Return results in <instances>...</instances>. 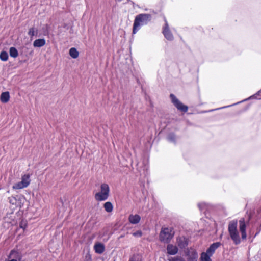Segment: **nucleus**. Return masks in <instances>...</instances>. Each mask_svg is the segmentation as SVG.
<instances>
[{
	"label": "nucleus",
	"instance_id": "nucleus-10",
	"mask_svg": "<svg viewBox=\"0 0 261 261\" xmlns=\"http://www.w3.org/2000/svg\"><path fill=\"white\" fill-rule=\"evenodd\" d=\"M221 243L220 242H216L212 244L210 247L207 249L206 252L211 255H213L215 250L220 246Z\"/></svg>",
	"mask_w": 261,
	"mask_h": 261
},
{
	"label": "nucleus",
	"instance_id": "nucleus-31",
	"mask_svg": "<svg viewBox=\"0 0 261 261\" xmlns=\"http://www.w3.org/2000/svg\"><path fill=\"white\" fill-rule=\"evenodd\" d=\"M25 223H23V222H21L20 224V227L23 229H24L25 227Z\"/></svg>",
	"mask_w": 261,
	"mask_h": 261
},
{
	"label": "nucleus",
	"instance_id": "nucleus-20",
	"mask_svg": "<svg viewBox=\"0 0 261 261\" xmlns=\"http://www.w3.org/2000/svg\"><path fill=\"white\" fill-rule=\"evenodd\" d=\"M69 55L72 58L76 59L78 57L79 54L75 48L72 47L69 50Z\"/></svg>",
	"mask_w": 261,
	"mask_h": 261
},
{
	"label": "nucleus",
	"instance_id": "nucleus-33",
	"mask_svg": "<svg viewBox=\"0 0 261 261\" xmlns=\"http://www.w3.org/2000/svg\"><path fill=\"white\" fill-rule=\"evenodd\" d=\"M8 261H16V260H11V259H8Z\"/></svg>",
	"mask_w": 261,
	"mask_h": 261
},
{
	"label": "nucleus",
	"instance_id": "nucleus-24",
	"mask_svg": "<svg viewBox=\"0 0 261 261\" xmlns=\"http://www.w3.org/2000/svg\"><path fill=\"white\" fill-rule=\"evenodd\" d=\"M104 208L107 212H111L113 210V205L110 202H107L104 204Z\"/></svg>",
	"mask_w": 261,
	"mask_h": 261
},
{
	"label": "nucleus",
	"instance_id": "nucleus-32",
	"mask_svg": "<svg viewBox=\"0 0 261 261\" xmlns=\"http://www.w3.org/2000/svg\"><path fill=\"white\" fill-rule=\"evenodd\" d=\"M260 92H261V90H260V91H259L258 92V93H257V94H255L253 96H254L255 98H257V95H258V94H259Z\"/></svg>",
	"mask_w": 261,
	"mask_h": 261
},
{
	"label": "nucleus",
	"instance_id": "nucleus-27",
	"mask_svg": "<svg viewBox=\"0 0 261 261\" xmlns=\"http://www.w3.org/2000/svg\"><path fill=\"white\" fill-rule=\"evenodd\" d=\"M168 140L171 142H175L176 141V136L174 134H169L168 136Z\"/></svg>",
	"mask_w": 261,
	"mask_h": 261
},
{
	"label": "nucleus",
	"instance_id": "nucleus-26",
	"mask_svg": "<svg viewBox=\"0 0 261 261\" xmlns=\"http://www.w3.org/2000/svg\"><path fill=\"white\" fill-rule=\"evenodd\" d=\"M141 257L139 254H134L129 258V261H141Z\"/></svg>",
	"mask_w": 261,
	"mask_h": 261
},
{
	"label": "nucleus",
	"instance_id": "nucleus-14",
	"mask_svg": "<svg viewBox=\"0 0 261 261\" xmlns=\"http://www.w3.org/2000/svg\"><path fill=\"white\" fill-rule=\"evenodd\" d=\"M141 220V217L138 215H130L128 218L129 222L133 224L138 223Z\"/></svg>",
	"mask_w": 261,
	"mask_h": 261
},
{
	"label": "nucleus",
	"instance_id": "nucleus-13",
	"mask_svg": "<svg viewBox=\"0 0 261 261\" xmlns=\"http://www.w3.org/2000/svg\"><path fill=\"white\" fill-rule=\"evenodd\" d=\"M167 252L170 255H175L178 252V248L176 246L172 244H169L167 247Z\"/></svg>",
	"mask_w": 261,
	"mask_h": 261
},
{
	"label": "nucleus",
	"instance_id": "nucleus-4",
	"mask_svg": "<svg viewBox=\"0 0 261 261\" xmlns=\"http://www.w3.org/2000/svg\"><path fill=\"white\" fill-rule=\"evenodd\" d=\"M110 188L108 184H102L100 186V191L95 195V199L98 201H105L109 197Z\"/></svg>",
	"mask_w": 261,
	"mask_h": 261
},
{
	"label": "nucleus",
	"instance_id": "nucleus-12",
	"mask_svg": "<svg viewBox=\"0 0 261 261\" xmlns=\"http://www.w3.org/2000/svg\"><path fill=\"white\" fill-rule=\"evenodd\" d=\"M94 248L95 252L98 254L102 253L105 251V246L101 243H96L94 245Z\"/></svg>",
	"mask_w": 261,
	"mask_h": 261
},
{
	"label": "nucleus",
	"instance_id": "nucleus-9",
	"mask_svg": "<svg viewBox=\"0 0 261 261\" xmlns=\"http://www.w3.org/2000/svg\"><path fill=\"white\" fill-rule=\"evenodd\" d=\"M177 244L179 248H185L188 245L187 239L184 237H179L177 238Z\"/></svg>",
	"mask_w": 261,
	"mask_h": 261
},
{
	"label": "nucleus",
	"instance_id": "nucleus-22",
	"mask_svg": "<svg viewBox=\"0 0 261 261\" xmlns=\"http://www.w3.org/2000/svg\"><path fill=\"white\" fill-rule=\"evenodd\" d=\"M27 187L24 185V184L22 181H20L18 183L15 184L13 186V189L14 190L21 189Z\"/></svg>",
	"mask_w": 261,
	"mask_h": 261
},
{
	"label": "nucleus",
	"instance_id": "nucleus-8",
	"mask_svg": "<svg viewBox=\"0 0 261 261\" xmlns=\"http://www.w3.org/2000/svg\"><path fill=\"white\" fill-rule=\"evenodd\" d=\"M239 229L241 233L243 239L246 238V224L244 218H242L239 220Z\"/></svg>",
	"mask_w": 261,
	"mask_h": 261
},
{
	"label": "nucleus",
	"instance_id": "nucleus-25",
	"mask_svg": "<svg viewBox=\"0 0 261 261\" xmlns=\"http://www.w3.org/2000/svg\"><path fill=\"white\" fill-rule=\"evenodd\" d=\"M0 59L3 61H6L8 59V55L6 51H2L0 54Z\"/></svg>",
	"mask_w": 261,
	"mask_h": 261
},
{
	"label": "nucleus",
	"instance_id": "nucleus-18",
	"mask_svg": "<svg viewBox=\"0 0 261 261\" xmlns=\"http://www.w3.org/2000/svg\"><path fill=\"white\" fill-rule=\"evenodd\" d=\"M30 176L29 174H24L22 176L21 181L27 187L30 183Z\"/></svg>",
	"mask_w": 261,
	"mask_h": 261
},
{
	"label": "nucleus",
	"instance_id": "nucleus-15",
	"mask_svg": "<svg viewBox=\"0 0 261 261\" xmlns=\"http://www.w3.org/2000/svg\"><path fill=\"white\" fill-rule=\"evenodd\" d=\"M46 43L44 39H38L35 40L33 42V46L35 47H41L43 46Z\"/></svg>",
	"mask_w": 261,
	"mask_h": 261
},
{
	"label": "nucleus",
	"instance_id": "nucleus-23",
	"mask_svg": "<svg viewBox=\"0 0 261 261\" xmlns=\"http://www.w3.org/2000/svg\"><path fill=\"white\" fill-rule=\"evenodd\" d=\"M38 34V30L35 28H31L29 29L28 35L32 38L34 36H37Z\"/></svg>",
	"mask_w": 261,
	"mask_h": 261
},
{
	"label": "nucleus",
	"instance_id": "nucleus-17",
	"mask_svg": "<svg viewBox=\"0 0 261 261\" xmlns=\"http://www.w3.org/2000/svg\"><path fill=\"white\" fill-rule=\"evenodd\" d=\"M10 99V95L8 92H3L0 97L1 101L3 103L7 102Z\"/></svg>",
	"mask_w": 261,
	"mask_h": 261
},
{
	"label": "nucleus",
	"instance_id": "nucleus-3",
	"mask_svg": "<svg viewBox=\"0 0 261 261\" xmlns=\"http://www.w3.org/2000/svg\"><path fill=\"white\" fill-rule=\"evenodd\" d=\"M174 235V231L172 227H163L160 233L161 241L168 243Z\"/></svg>",
	"mask_w": 261,
	"mask_h": 261
},
{
	"label": "nucleus",
	"instance_id": "nucleus-19",
	"mask_svg": "<svg viewBox=\"0 0 261 261\" xmlns=\"http://www.w3.org/2000/svg\"><path fill=\"white\" fill-rule=\"evenodd\" d=\"M211 256L212 255L207 253V252H203L201 254L200 261H212L210 258Z\"/></svg>",
	"mask_w": 261,
	"mask_h": 261
},
{
	"label": "nucleus",
	"instance_id": "nucleus-1",
	"mask_svg": "<svg viewBox=\"0 0 261 261\" xmlns=\"http://www.w3.org/2000/svg\"><path fill=\"white\" fill-rule=\"evenodd\" d=\"M151 19V16L149 14H140L135 17L134 24L133 33L136 34L140 29V26L145 25Z\"/></svg>",
	"mask_w": 261,
	"mask_h": 261
},
{
	"label": "nucleus",
	"instance_id": "nucleus-21",
	"mask_svg": "<svg viewBox=\"0 0 261 261\" xmlns=\"http://www.w3.org/2000/svg\"><path fill=\"white\" fill-rule=\"evenodd\" d=\"M9 54L10 56L13 58H16L18 55L17 50L14 47H10L9 50Z\"/></svg>",
	"mask_w": 261,
	"mask_h": 261
},
{
	"label": "nucleus",
	"instance_id": "nucleus-2",
	"mask_svg": "<svg viewBox=\"0 0 261 261\" xmlns=\"http://www.w3.org/2000/svg\"><path fill=\"white\" fill-rule=\"evenodd\" d=\"M237 228V220H232L229 222L228 225V231L230 236L234 243L236 244H238L240 243L241 241Z\"/></svg>",
	"mask_w": 261,
	"mask_h": 261
},
{
	"label": "nucleus",
	"instance_id": "nucleus-6",
	"mask_svg": "<svg viewBox=\"0 0 261 261\" xmlns=\"http://www.w3.org/2000/svg\"><path fill=\"white\" fill-rule=\"evenodd\" d=\"M164 21H165V25L163 27V33L165 37L167 40L171 41L173 39V36L169 30L168 22L165 18H164Z\"/></svg>",
	"mask_w": 261,
	"mask_h": 261
},
{
	"label": "nucleus",
	"instance_id": "nucleus-7",
	"mask_svg": "<svg viewBox=\"0 0 261 261\" xmlns=\"http://www.w3.org/2000/svg\"><path fill=\"white\" fill-rule=\"evenodd\" d=\"M8 259L16 261H21L22 259V255L18 251L13 250L10 252L8 256Z\"/></svg>",
	"mask_w": 261,
	"mask_h": 261
},
{
	"label": "nucleus",
	"instance_id": "nucleus-28",
	"mask_svg": "<svg viewBox=\"0 0 261 261\" xmlns=\"http://www.w3.org/2000/svg\"><path fill=\"white\" fill-rule=\"evenodd\" d=\"M207 206V204L204 202L200 203L198 204V207H199L200 210L201 211L206 210Z\"/></svg>",
	"mask_w": 261,
	"mask_h": 261
},
{
	"label": "nucleus",
	"instance_id": "nucleus-29",
	"mask_svg": "<svg viewBox=\"0 0 261 261\" xmlns=\"http://www.w3.org/2000/svg\"><path fill=\"white\" fill-rule=\"evenodd\" d=\"M169 261H181L182 258L180 257H171L169 259Z\"/></svg>",
	"mask_w": 261,
	"mask_h": 261
},
{
	"label": "nucleus",
	"instance_id": "nucleus-16",
	"mask_svg": "<svg viewBox=\"0 0 261 261\" xmlns=\"http://www.w3.org/2000/svg\"><path fill=\"white\" fill-rule=\"evenodd\" d=\"M8 200L10 203L13 205H19L18 203V201L24 200V198L23 197H19L18 199H17L16 197L11 196L9 197Z\"/></svg>",
	"mask_w": 261,
	"mask_h": 261
},
{
	"label": "nucleus",
	"instance_id": "nucleus-30",
	"mask_svg": "<svg viewBox=\"0 0 261 261\" xmlns=\"http://www.w3.org/2000/svg\"><path fill=\"white\" fill-rule=\"evenodd\" d=\"M142 234V233L141 231L140 230H138V231H137L136 232H135L133 233V235L135 237H141Z\"/></svg>",
	"mask_w": 261,
	"mask_h": 261
},
{
	"label": "nucleus",
	"instance_id": "nucleus-5",
	"mask_svg": "<svg viewBox=\"0 0 261 261\" xmlns=\"http://www.w3.org/2000/svg\"><path fill=\"white\" fill-rule=\"evenodd\" d=\"M170 97L171 98L172 102L176 108L184 112H186L188 110V107L183 105L176 97L174 95L170 94Z\"/></svg>",
	"mask_w": 261,
	"mask_h": 261
},
{
	"label": "nucleus",
	"instance_id": "nucleus-11",
	"mask_svg": "<svg viewBox=\"0 0 261 261\" xmlns=\"http://www.w3.org/2000/svg\"><path fill=\"white\" fill-rule=\"evenodd\" d=\"M198 256L197 253L196 251L192 250L191 251H189L187 254V260L188 261H197Z\"/></svg>",
	"mask_w": 261,
	"mask_h": 261
}]
</instances>
